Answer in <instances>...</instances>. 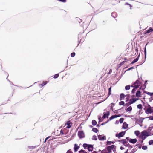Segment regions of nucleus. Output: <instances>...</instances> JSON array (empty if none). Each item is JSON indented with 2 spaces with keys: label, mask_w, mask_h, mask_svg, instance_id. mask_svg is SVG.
<instances>
[{
  "label": "nucleus",
  "mask_w": 153,
  "mask_h": 153,
  "mask_svg": "<svg viewBox=\"0 0 153 153\" xmlns=\"http://www.w3.org/2000/svg\"><path fill=\"white\" fill-rule=\"evenodd\" d=\"M131 97V98L129 100V102L127 103V104L128 105L134 103L139 99L138 98L135 97L134 95H132Z\"/></svg>",
  "instance_id": "obj_1"
},
{
  "label": "nucleus",
  "mask_w": 153,
  "mask_h": 153,
  "mask_svg": "<svg viewBox=\"0 0 153 153\" xmlns=\"http://www.w3.org/2000/svg\"><path fill=\"white\" fill-rule=\"evenodd\" d=\"M141 85V83L139 80H137L132 85L131 87L135 88H139V86Z\"/></svg>",
  "instance_id": "obj_2"
},
{
  "label": "nucleus",
  "mask_w": 153,
  "mask_h": 153,
  "mask_svg": "<svg viewBox=\"0 0 153 153\" xmlns=\"http://www.w3.org/2000/svg\"><path fill=\"white\" fill-rule=\"evenodd\" d=\"M148 133L145 130L143 131L141 133L140 137L143 140H145L148 136H149Z\"/></svg>",
  "instance_id": "obj_3"
},
{
  "label": "nucleus",
  "mask_w": 153,
  "mask_h": 153,
  "mask_svg": "<svg viewBox=\"0 0 153 153\" xmlns=\"http://www.w3.org/2000/svg\"><path fill=\"white\" fill-rule=\"evenodd\" d=\"M115 148L116 146L114 145H112L107 147L106 149L109 153H111V152L112 150L114 152L115 151Z\"/></svg>",
  "instance_id": "obj_4"
},
{
  "label": "nucleus",
  "mask_w": 153,
  "mask_h": 153,
  "mask_svg": "<svg viewBox=\"0 0 153 153\" xmlns=\"http://www.w3.org/2000/svg\"><path fill=\"white\" fill-rule=\"evenodd\" d=\"M126 139H127V140H128L130 143L133 144L135 143L137 141V139L135 138L132 139L128 137H126Z\"/></svg>",
  "instance_id": "obj_5"
},
{
  "label": "nucleus",
  "mask_w": 153,
  "mask_h": 153,
  "mask_svg": "<svg viewBox=\"0 0 153 153\" xmlns=\"http://www.w3.org/2000/svg\"><path fill=\"white\" fill-rule=\"evenodd\" d=\"M78 135L80 138H82L85 137L84 133L82 131H78Z\"/></svg>",
  "instance_id": "obj_6"
},
{
  "label": "nucleus",
  "mask_w": 153,
  "mask_h": 153,
  "mask_svg": "<svg viewBox=\"0 0 153 153\" xmlns=\"http://www.w3.org/2000/svg\"><path fill=\"white\" fill-rule=\"evenodd\" d=\"M72 124V123L70 120L67 121L65 124V126L67 125L66 128L68 129L70 128Z\"/></svg>",
  "instance_id": "obj_7"
},
{
  "label": "nucleus",
  "mask_w": 153,
  "mask_h": 153,
  "mask_svg": "<svg viewBox=\"0 0 153 153\" xmlns=\"http://www.w3.org/2000/svg\"><path fill=\"white\" fill-rule=\"evenodd\" d=\"M125 134V132L122 131L120 132L119 134H116L115 136L117 137L118 138H120L121 137H123Z\"/></svg>",
  "instance_id": "obj_8"
},
{
  "label": "nucleus",
  "mask_w": 153,
  "mask_h": 153,
  "mask_svg": "<svg viewBox=\"0 0 153 153\" xmlns=\"http://www.w3.org/2000/svg\"><path fill=\"white\" fill-rule=\"evenodd\" d=\"M127 139L126 138V139H122L121 140H119L118 141L119 142L121 143L124 145H126V144L127 143Z\"/></svg>",
  "instance_id": "obj_9"
},
{
  "label": "nucleus",
  "mask_w": 153,
  "mask_h": 153,
  "mask_svg": "<svg viewBox=\"0 0 153 153\" xmlns=\"http://www.w3.org/2000/svg\"><path fill=\"white\" fill-rule=\"evenodd\" d=\"M149 107L145 111V113L146 114L148 113H151L153 112V110L151 109V107L150 105H149Z\"/></svg>",
  "instance_id": "obj_10"
},
{
  "label": "nucleus",
  "mask_w": 153,
  "mask_h": 153,
  "mask_svg": "<svg viewBox=\"0 0 153 153\" xmlns=\"http://www.w3.org/2000/svg\"><path fill=\"white\" fill-rule=\"evenodd\" d=\"M109 3L113 5H115L118 3V1L117 0H109Z\"/></svg>",
  "instance_id": "obj_11"
},
{
  "label": "nucleus",
  "mask_w": 153,
  "mask_h": 153,
  "mask_svg": "<svg viewBox=\"0 0 153 153\" xmlns=\"http://www.w3.org/2000/svg\"><path fill=\"white\" fill-rule=\"evenodd\" d=\"M98 138L100 140H103L106 139L105 137L103 135H99Z\"/></svg>",
  "instance_id": "obj_12"
},
{
  "label": "nucleus",
  "mask_w": 153,
  "mask_h": 153,
  "mask_svg": "<svg viewBox=\"0 0 153 153\" xmlns=\"http://www.w3.org/2000/svg\"><path fill=\"white\" fill-rule=\"evenodd\" d=\"M79 146H78L77 144H75L74 145V150L75 152L77 151L78 150V149H79Z\"/></svg>",
  "instance_id": "obj_13"
},
{
  "label": "nucleus",
  "mask_w": 153,
  "mask_h": 153,
  "mask_svg": "<svg viewBox=\"0 0 153 153\" xmlns=\"http://www.w3.org/2000/svg\"><path fill=\"white\" fill-rule=\"evenodd\" d=\"M120 116V114H119L118 115H112V116L111 117H110L109 118V119L110 120L114 119V118H117V117H119Z\"/></svg>",
  "instance_id": "obj_14"
},
{
  "label": "nucleus",
  "mask_w": 153,
  "mask_h": 153,
  "mask_svg": "<svg viewBox=\"0 0 153 153\" xmlns=\"http://www.w3.org/2000/svg\"><path fill=\"white\" fill-rule=\"evenodd\" d=\"M153 31V30H152V28L151 27H150L149 28V29L147 30H146L145 31L144 33L145 34H147V33H150L151 32H152Z\"/></svg>",
  "instance_id": "obj_15"
},
{
  "label": "nucleus",
  "mask_w": 153,
  "mask_h": 153,
  "mask_svg": "<svg viewBox=\"0 0 153 153\" xmlns=\"http://www.w3.org/2000/svg\"><path fill=\"white\" fill-rule=\"evenodd\" d=\"M144 118L140 117L137 120V121L140 123L142 124Z\"/></svg>",
  "instance_id": "obj_16"
},
{
  "label": "nucleus",
  "mask_w": 153,
  "mask_h": 153,
  "mask_svg": "<svg viewBox=\"0 0 153 153\" xmlns=\"http://www.w3.org/2000/svg\"><path fill=\"white\" fill-rule=\"evenodd\" d=\"M88 149L89 151H92L93 149V146L91 145H89Z\"/></svg>",
  "instance_id": "obj_17"
},
{
  "label": "nucleus",
  "mask_w": 153,
  "mask_h": 153,
  "mask_svg": "<svg viewBox=\"0 0 153 153\" xmlns=\"http://www.w3.org/2000/svg\"><path fill=\"white\" fill-rule=\"evenodd\" d=\"M136 96L137 97H139L141 96V92L140 90H138L137 91L136 94Z\"/></svg>",
  "instance_id": "obj_18"
},
{
  "label": "nucleus",
  "mask_w": 153,
  "mask_h": 153,
  "mask_svg": "<svg viewBox=\"0 0 153 153\" xmlns=\"http://www.w3.org/2000/svg\"><path fill=\"white\" fill-rule=\"evenodd\" d=\"M126 96V95L123 93H121L120 94V100H122L123 99H124L125 97Z\"/></svg>",
  "instance_id": "obj_19"
},
{
  "label": "nucleus",
  "mask_w": 153,
  "mask_h": 153,
  "mask_svg": "<svg viewBox=\"0 0 153 153\" xmlns=\"http://www.w3.org/2000/svg\"><path fill=\"white\" fill-rule=\"evenodd\" d=\"M139 56H140V55H139L138 56H137V57L135 59L133 60L132 61V62L131 63V64H133L137 62L138 61V59L139 58Z\"/></svg>",
  "instance_id": "obj_20"
},
{
  "label": "nucleus",
  "mask_w": 153,
  "mask_h": 153,
  "mask_svg": "<svg viewBox=\"0 0 153 153\" xmlns=\"http://www.w3.org/2000/svg\"><path fill=\"white\" fill-rule=\"evenodd\" d=\"M128 125L126 123H124L123 126V128L124 129H126L127 128Z\"/></svg>",
  "instance_id": "obj_21"
},
{
  "label": "nucleus",
  "mask_w": 153,
  "mask_h": 153,
  "mask_svg": "<svg viewBox=\"0 0 153 153\" xmlns=\"http://www.w3.org/2000/svg\"><path fill=\"white\" fill-rule=\"evenodd\" d=\"M109 115V113H105L103 115L102 118H103V119H104L105 118H108Z\"/></svg>",
  "instance_id": "obj_22"
},
{
  "label": "nucleus",
  "mask_w": 153,
  "mask_h": 153,
  "mask_svg": "<svg viewBox=\"0 0 153 153\" xmlns=\"http://www.w3.org/2000/svg\"><path fill=\"white\" fill-rule=\"evenodd\" d=\"M111 87L108 89V97L111 94Z\"/></svg>",
  "instance_id": "obj_23"
},
{
  "label": "nucleus",
  "mask_w": 153,
  "mask_h": 153,
  "mask_svg": "<svg viewBox=\"0 0 153 153\" xmlns=\"http://www.w3.org/2000/svg\"><path fill=\"white\" fill-rule=\"evenodd\" d=\"M132 107L131 106H130L127 109L126 111H130L132 110Z\"/></svg>",
  "instance_id": "obj_24"
},
{
  "label": "nucleus",
  "mask_w": 153,
  "mask_h": 153,
  "mask_svg": "<svg viewBox=\"0 0 153 153\" xmlns=\"http://www.w3.org/2000/svg\"><path fill=\"white\" fill-rule=\"evenodd\" d=\"M137 107L138 109H142L143 108L142 105L141 104H138L137 105Z\"/></svg>",
  "instance_id": "obj_25"
},
{
  "label": "nucleus",
  "mask_w": 153,
  "mask_h": 153,
  "mask_svg": "<svg viewBox=\"0 0 153 153\" xmlns=\"http://www.w3.org/2000/svg\"><path fill=\"white\" fill-rule=\"evenodd\" d=\"M92 131L95 133H97L98 131V130L95 128H92Z\"/></svg>",
  "instance_id": "obj_26"
},
{
  "label": "nucleus",
  "mask_w": 153,
  "mask_h": 153,
  "mask_svg": "<svg viewBox=\"0 0 153 153\" xmlns=\"http://www.w3.org/2000/svg\"><path fill=\"white\" fill-rule=\"evenodd\" d=\"M131 86L129 85L126 86L125 87V89L126 90H128L130 89Z\"/></svg>",
  "instance_id": "obj_27"
},
{
  "label": "nucleus",
  "mask_w": 153,
  "mask_h": 153,
  "mask_svg": "<svg viewBox=\"0 0 153 153\" xmlns=\"http://www.w3.org/2000/svg\"><path fill=\"white\" fill-rule=\"evenodd\" d=\"M145 93L148 95H150V96H152L153 95V93H150L148 92H145Z\"/></svg>",
  "instance_id": "obj_28"
},
{
  "label": "nucleus",
  "mask_w": 153,
  "mask_h": 153,
  "mask_svg": "<svg viewBox=\"0 0 153 153\" xmlns=\"http://www.w3.org/2000/svg\"><path fill=\"white\" fill-rule=\"evenodd\" d=\"M92 124L93 125H95L97 124V123L95 120H94L92 121Z\"/></svg>",
  "instance_id": "obj_29"
},
{
  "label": "nucleus",
  "mask_w": 153,
  "mask_h": 153,
  "mask_svg": "<svg viewBox=\"0 0 153 153\" xmlns=\"http://www.w3.org/2000/svg\"><path fill=\"white\" fill-rule=\"evenodd\" d=\"M28 148L30 149H33L35 148V147L33 146H30L28 147Z\"/></svg>",
  "instance_id": "obj_30"
},
{
  "label": "nucleus",
  "mask_w": 153,
  "mask_h": 153,
  "mask_svg": "<svg viewBox=\"0 0 153 153\" xmlns=\"http://www.w3.org/2000/svg\"><path fill=\"white\" fill-rule=\"evenodd\" d=\"M124 120V118H121L119 120V122L120 123H123Z\"/></svg>",
  "instance_id": "obj_31"
},
{
  "label": "nucleus",
  "mask_w": 153,
  "mask_h": 153,
  "mask_svg": "<svg viewBox=\"0 0 153 153\" xmlns=\"http://www.w3.org/2000/svg\"><path fill=\"white\" fill-rule=\"evenodd\" d=\"M89 145H88L87 144L84 143L83 144V146L85 149L87 147H88Z\"/></svg>",
  "instance_id": "obj_32"
},
{
  "label": "nucleus",
  "mask_w": 153,
  "mask_h": 153,
  "mask_svg": "<svg viewBox=\"0 0 153 153\" xmlns=\"http://www.w3.org/2000/svg\"><path fill=\"white\" fill-rule=\"evenodd\" d=\"M149 145H151L153 144V140H151L149 141Z\"/></svg>",
  "instance_id": "obj_33"
},
{
  "label": "nucleus",
  "mask_w": 153,
  "mask_h": 153,
  "mask_svg": "<svg viewBox=\"0 0 153 153\" xmlns=\"http://www.w3.org/2000/svg\"><path fill=\"white\" fill-rule=\"evenodd\" d=\"M126 96H127V97L126 98V102H127L128 100H129V97L130 96L129 94H127L126 95Z\"/></svg>",
  "instance_id": "obj_34"
},
{
  "label": "nucleus",
  "mask_w": 153,
  "mask_h": 153,
  "mask_svg": "<svg viewBox=\"0 0 153 153\" xmlns=\"http://www.w3.org/2000/svg\"><path fill=\"white\" fill-rule=\"evenodd\" d=\"M135 134L137 136H138L140 134L139 131H135Z\"/></svg>",
  "instance_id": "obj_35"
},
{
  "label": "nucleus",
  "mask_w": 153,
  "mask_h": 153,
  "mask_svg": "<svg viewBox=\"0 0 153 153\" xmlns=\"http://www.w3.org/2000/svg\"><path fill=\"white\" fill-rule=\"evenodd\" d=\"M124 104V102L123 101H121L119 103V104L121 105H123Z\"/></svg>",
  "instance_id": "obj_36"
},
{
  "label": "nucleus",
  "mask_w": 153,
  "mask_h": 153,
  "mask_svg": "<svg viewBox=\"0 0 153 153\" xmlns=\"http://www.w3.org/2000/svg\"><path fill=\"white\" fill-rule=\"evenodd\" d=\"M142 148L143 150H146L147 148V147L146 146H142Z\"/></svg>",
  "instance_id": "obj_37"
},
{
  "label": "nucleus",
  "mask_w": 153,
  "mask_h": 153,
  "mask_svg": "<svg viewBox=\"0 0 153 153\" xmlns=\"http://www.w3.org/2000/svg\"><path fill=\"white\" fill-rule=\"evenodd\" d=\"M59 76L58 74H56L54 75L53 78L55 79L56 78Z\"/></svg>",
  "instance_id": "obj_38"
},
{
  "label": "nucleus",
  "mask_w": 153,
  "mask_h": 153,
  "mask_svg": "<svg viewBox=\"0 0 153 153\" xmlns=\"http://www.w3.org/2000/svg\"><path fill=\"white\" fill-rule=\"evenodd\" d=\"M114 105V104L113 103H111V105L110 106V108L111 109L112 111L113 110V106Z\"/></svg>",
  "instance_id": "obj_39"
},
{
  "label": "nucleus",
  "mask_w": 153,
  "mask_h": 153,
  "mask_svg": "<svg viewBox=\"0 0 153 153\" xmlns=\"http://www.w3.org/2000/svg\"><path fill=\"white\" fill-rule=\"evenodd\" d=\"M75 55V53L74 52L72 53L71 54V57H74Z\"/></svg>",
  "instance_id": "obj_40"
},
{
  "label": "nucleus",
  "mask_w": 153,
  "mask_h": 153,
  "mask_svg": "<svg viewBox=\"0 0 153 153\" xmlns=\"http://www.w3.org/2000/svg\"><path fill=\"white\" fill-rule=\"evenodd\" d=\"M136 89L137 88H134L131 91V93H134L136 91Z\"/></svg>",
  "instance_id": "obj_41"
},
{
  "label": "nucleus",
  "mask_w": 153,
  "mask_h": 153,
  "mask_svg": "<svg viewBox=\"0 0 153 153\" xmlns=\"http://www.w3.org/2000/svg\"><path fill=\"white\" fill-rule=\"evenodd\" d=\"M107 143V144H108V145H111V143H114L113 142L109 141H108Z\"/></svg>",
  "instance_id": "obj_42"
},
{
  "label": "nucleus",
  "mask_w": 153,
  "mask_h": 153,
  "mask_svg": "<svg viewBox=\"0 0 153 153\" xmlns=\"http://www.w3.org/2000/svg\"><path fill=\"white\" fill-rule=\"evenodd\" d=\"M47 83V81L44 82L42 83V84H41V85L42 86H43L45 85Z\"/></svg>",
  "instance_id": "obj_43"
},
{
  "label": "nucleus",
  "mask_w": 153,
  "mask_h": 153,
  "mask_svg": "<svg viewBox=\"0 0 153 153\" xmlns=\"http://www.w3.org/2000/svg\"><path fill=\"white\" fill-rule=\"evenodd\" d=\"M149 120H153V116H150L148 117Z\"/></svg>",
  "instance_id": "obj_44"
},
{
  "label": "nucleus",
  "mask_w": 153,
  "mask_h": 153,
  "mask_svg": "<svg viewBox=\"0 0 153 153\" xmlns=\"http://www.w3.org/2000/svg\"><path fill=\"white\" fill-rule=\"evenodd\" d=\"M60 134L61 135H65V134L64 133H63L62 130H61L60 131Z\"/></svg>",
  "instance_id": "obj_45"
},
{
  "label": "nucleus",
  "mask_w": 153,
  "mask_h": 153,
  "mask_svg": "<svg viewBox=\"0 0 153 153\" xmlns=\"http://www.w3.org/2000/svg\"><path fill=\"white\" fill-rule=\"evenodd\" d=\"M67 153H73L72 151L70 150H68L67 152Z\"/></svg>",
  "instance_id": "obj_46"
},
{
  "label": "nucleus",
  "mask_w": 153,
  "mask_h": 153,
  "mask_svg": "<svg viewBox=\"0 0 153 153\" xmlns=\"http://www.w3.org/2000/svg\"><path fill=\"white\" fill-rule=\"evenodd\" d=\"M93 139H94L95 140H97V137H96V136H95V135H94L93 136Z\"/></svg>",
  "instance_id": "obj_47"
},
{
  "label": "nucleus",
  "mask_w": 153,
  "mask_h": 153,
  "mask_svg": "<svg viewBox=\"0 0 153 153\" xmlns=\"http://www.w3.org/2000/svg\"><path fill=\"white\" fill-rule=\"evenodd\" d=\"M58 1L62 2H65L66 1V0H58Z\"/></svg>",
  "instance_id": "obj_48"
},
{
  "label": "nucleus",
  "mask_w": 153,
  "mask_h": 153,
  "mask_svg": "<svg viewBox=\"0 0 153 153\" xmlns=\"http://www.w3.org/2000/svg\"><path fill=\"white\" fill-rule=\"evenodd\" d=\"M125 4H126V5H129V6L130 7V9H131L132 6L130 4H128V3H126Z\"/></svg>",
  "instance_id": "obj_49"
},
{
  "label": "nucleus",
  "mask_w": 153,
  "mask_h": 153,
  "mask_svg": "<svg viewBox=\"0 0 153 153\" xmlns=\"http://www.w3.org/2000/svg\"><path fill=\"white\" fill-rule=\"evenodd\" d=\"M144 53L145 56V58H146V48H145L144 50Z\"/></svg>",
  "instance_id": "obj_50"
},
{
  "label": "nucleus",
  "mask_w": 153,
  "mask_h": 153,
  "mask_svg": "<svg viewBox=\"0 0 153 153\" xmlns=\"http://www.w3.org/2000/svg\"><path fill=\"white\" fill-rule=\"evenodd\" d=\"M134 68L133 67H132L129 68L128 69V70H130L132 69H134Z\"/></svg>",
  "instance_id": "obj_51"
},
{
  "label": "nucleus",
  "mask_w": 153,
  "mask_h": 153,
  "mask_svg": "<svg viewBox=\"0 0 153 153\" xmlns=\"http://www.w3.org/2000/svg\"><path fill=\"white\" fill-rule=\"evenodd\" d=\"M112 72V70L111 69H110L109 70V72L108 73V74H109Z\"/></svg>",
  "instance_id": "obj_52"
},
{
  "label": "nucleus",
  "mask_w": 153,
  "mask_h": 153,
  "mask_svg": "<svg viewBox=\"0 0 153 153\" xmlns=\"http://www.w3.org/2000/svg\"><path fill=\"white\" fill-rule=\"evenodd\" d=\"M85 151V150H81V151H80L79 152V153H81V152H82L83 153Z\"/></svg>",
  "instance_id": "obj_53"
},
{
  "label": "nucleus",
  "mask_w": 153,
  "mask_h": 153,
  "mask_svg": "<svg viewBox=\"0 0 153 153\" xmlns=\"http://www.w3.org/2000/svg\"><path fill=\"white\" fill-rule=\"evenodd\" d=\"M50 137H47V138L45 139V141H44V142H46V141L47 140L48 138H49Z\"/></svg>",
  "instance_id": "obj_54"
},
{
  "label": "nucleus",
  "mask_w": 153,
  "mask_h": 153,
  "mask_svg": "<svg viewBox=\"0 0 153 153\" xmlns=\"http://www.w3.org/2000/svg\"><path fill=\"white\" fill-rule=\"evenodd\" d=\"M120 149L122 150L124 149V148L123 147H122V146H121L120 147Z\"/></svg>",
  "instance_id": "obj_55"
},
{
  "label": "nucleus",
  "mask_w": 153,
  "mask_h": 153,
  "mask_svg": "<svg viewBox=\"0 0 153 153\" xmlns=\"http://www.w3.org/2000/svg\"><path fill=\"white\" fill-rule=\"evenodd\" d=\"M97 153V152H96V151H94V152L93 153Z\"/></svg>",
  "instance_id": "obj_56"
},
{
  "label": "nucleus",
  "mask_w": 153,
  "mask_h": 153,
  "mask_svg": "<svg viewBox=\"0 0 153 153\" xmlns=\"http://www.w3.org/2000/svg\"><path fill=\"white\" fill-rule=\"evenodd\" d=\"M125 62V61H123V62H122V64H123V63H124V62Z\"/></svg>",
  "instance_id": "obj_57"
},
{
  "label": "nucleus",
  "mask_w": 153,
  "mask_h": 153,
  "mask_svg": "<svg viewBox=\"0 0 153 153\" xmlns=\"http://www.w3.org/2000/svg\"><path fill=\"white\" fill-rule=\"evenodd\" d=\"M142 88V86H140V87L139 88V89L140 90Z\"/></svg>",
  "instance_id": "obj_58"
},
{
  "label": "nucleus",
  "mask_w": 153,
  "mask_h": 153,
  "mask_svg": "<svg viewBox=\"0 0 153 153\" xmlns=\"http://www.w3.org/2000/svg\"><path fill=\"white\" fill-rule=\"evenodd\" d=\"M83 153H87V152L85 151Z\"/></svg>",
  "instance_id": "obj_59"
},
{
  "label": "nucleus",
  "mask_w": 153,
  "mask_h": 153,
  "mask_svg": "<svg viewBox=\"0 0 153 153\" xmlns=\"http://www.w3.org/2000/svg\"><path fill=\"white\" fill-rule=\"evenodd\" d=\"M124 153H127V151L126 152Z\"/></svg>",
  "instance_id": "obj_60"
},
{
  "label": "nucleus",
  "mask_w": 153,
  "mask_h": 153,
  "mask_svg": "<svg viewBox=\"0 0 153 153\" xmlns=\"http://www.w3.org/2000/svg\"><path fill=\"white\" fill-rule=\"evenodd\" d=\"M152 30H153V29H152Z\"/></svg>",
  "instance_id": "obj_61"
}]
</instances>
